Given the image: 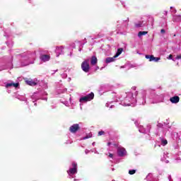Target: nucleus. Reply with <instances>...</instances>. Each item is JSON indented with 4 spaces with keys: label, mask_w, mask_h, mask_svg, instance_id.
Instances as JSON below:
<instances>
[{
    "label": "nucleus",
    "mask_w": 181,
    "mask_h": 181,
    "mask_svg": "<svg viewBox=\"0 0 181 181\" xmlns=\"http://www.w3.org/2000/svg\"><path fill=\"white\" fill-rule=\"evenodd\" d=\"M81 69L85 73L90 71V59H86L81 64Z\"/></svg>",
    "instance_id": "1"
},
{
    "label": "nucleus",
    "mask_w": 181,
    "mask_h": 181,
    "mask_svg": "<svg viewBox=\"0 0 181 181\" xmlns=\"http://www.w3.org/2000/svg\"><path fill=\"white\" fill-rule=\"evenodd\" d=\"M91 100H94V93H90L86 96L81 98L79 101L80 103H83V101L87 103V101H91Z\"/></svg>",
    "instance_id": "2"
},
{
    "label": "nucleus",
    "mask_w": 181,
    "mask_h": 181,
    "mask_svg": "<svg viewBox=\"0 0 181 181\" xmlns=\"http://www.w3.org/2000/svg\"><path fill=\"white\" fill-rule=\"evenodd\" d=\"M80 129V125L78 124H74L69 127V131L71 132V134H76L77 131H79Z\"/></svg>",
    "instance_id": "3"
},
{
    "label": "nucleus",
    "mask_w": 181,
    "mask_h": 181,
    "mask_svg": "<svg viewBox=\"0 0 181 181\" xmlns=\"http://www.w3.org/2000/svg\"><path fill=\"white\" fill-rule=\"evenodd\" d=\"M72 168H70L69 170L67 171V173L69 175H75L77 173V164L76 163H72Z\"/></svg>",
    "instance_id": "4"
},
{
    "label": "nucleus",
    "mask_w": 181,
    "mask_h": 181,
    "mask_svg": "<svg viewBox=\"0 0 181 181\" xmlns=\"http://www.w3.org/2000/svg\"><path fill=\"white\" fill-rule=\"evenodd\" d=\"M146 59H148L149 62H158L160 60V57H155L153 55H146Z\"/></svg>",
    "instance_id": "5"
},
{
    "label": "nucleus",
    "mask_w": 181,
    "mask_h": 181,
    "mask_svg": "<svg viewBox=\"0 0 181 181\" xmlns=\"http://www.w3.org/2000/svg\"><path fill=\"white\" fill-rule=\"evenodd\" d=\"M117 154L118 156L120 157L125 156V155H127V150H125L124 148H119L117 149Z\"/></svg>",
    "instance_id": "6"
},
{
    "label": "nucleus",
    "mask_w": 181,
    "mask_h": 181,
    "mask_svg": "<svg viewBox=\"0 0 181 181\" xmlns=\"http://www.w3.org/2000/svg\"><path fill=\"white\" fill-rule=\"evenodd\" d=\"M24 80H25V82L26 83V84H28V86H34L37 84V83L33 81V80L32 78H25Z\"/></svg>",
    "instance_id": "7"
},
{
    "label": "nucleus",
    "mask_w": 181,
    "mask_h": 181,
    "mask_svg": "<svg viewBox=\"0 0 181 181\" xmlns=\"http://www.w3.org/2000/svg\"><path fill=\"white\" fill-rule=\"evenodd\" d=\"M170 101L173 103V104H177V103H179V101H180V98L177 95H175L174 97H172L170 98Z\"/></svg>",
    "instance_id": "8"
},
{
    "label": "nucleus",
    "mask_w": 181,
    "mask_h": 181,
    "mask_svg": "<svg viewBox=\"0 0 181 181\" xmlns=\"http://www.w3.org/2000/svg\"><path fill=\"white\" fill-rule=\"evenodd\" d=\"M40 59L44 62H49L50 60V55L43 54L40 56Z\"/></svg>",
    "instance_id": "9"
},
{
    "label": "nucleus",
    "mask_w": 181,
    "mask_h": 181,
    "mask_svg": "<svg viewBox=\"0 0 181 181\" xmlns=\"http://www.w3.org/2000/svg\"><path fill=\"white\" fill-rule=\"evenodd\" d=\"M55 52L57 54V57H59V54H63V47H57L55 49Z\"/></svg>",
    "instance_id": "10"
},
{
    "label": "nucleus",
    "mask_w": 181,
    "mask_h": 181,
    "mask_svg": "<svg viewBox=\"0 0 181 181\" xmlns=\"http://www.w3.org/2000/svg\"><path fill=\"white\" fill-rule=\"evenodd\" d=\"M97 63H98V59H97V57L93 56L90 59L91 66H95Z\"/></svg>",
    "instance_id": "11"
},
{
    "label": "nucleus",
    "mask_w": 181,
    "mask_h": 181,
    "mask_svg": "<svg viewBox=\"0 0 181 181\" xmlns=\"http://www.w3.org/2000/svg\"><path fill=\"white\" fill-rule=\"evenodd\" d=\"M115 59H117V57H115V55L113 57H107L106 59V63H112V62H115Z\"/></svg>",
    "instance_id": "12"
},
{
    "label": "nucleus",
    "mask_w": 181,
    "mask_h": 181,
    "mask_svg": "<svg viewBox=\"0 0 181 181\" xmlns=\"http://www.w3.org/2000/svg\"><path fill=\"white\" fill-rule=\"evenodd\" d=\"M173 21L174 22H181V16H174Z\"/></svg>",
    "instance_id": "13"
},
{
    "label": "nucleus",
    "mask_w": 181,
    "mask_h": 181,
    "mask_svg": "<svg viewBox=\"0 0 181 181\" xmlns=\"http://www.w3.org/2000/svg\"><path fill=\"white\" fill-rule=\"evenodd\" d=\"M122 52H124V49L123 48L117 49V52L115 54V57H118L122 53Z\"/></svg>",
    "instance_id": "14"
},
{
    "label": "nucleus",
    "mask_w": 181,
    "mask_h": 181,
    "mask_svg": "<svg viewBox=\"0 0 181 181\" xmlns=\"http://www.w3.org/2000/svg\"><path fill=\"white\" fill-rule=\"evenodd\" d=\"M145 35H148V31H140L138 33L139 37H141V36H144Z\"/></svg>",
    "instance_id": "15"
},
{
    "label": "nucleus",
    "mask_w": 181,
    "mask_h": 181,
    "mask_svg": "<svg viewBox=\"0 0 181 181\" xmlns=\"http://www.w3.org/2000/svg\"><path fill=\"white\" fill-rule=\"evenodd\" d=\"M144 23V21H139L137 23H135V27L136 28H142V25Z\"/></svg>",
    "instance_id": "16"
},
{
    "label": "nucleus",
    "mask_w": 181,
    "mask_h": 181,
    "mask_svg": "<svg viewBox=\"0 0 181 181\" xmlns=\"http://www.w3.org/2000/svg\"><path fill=\"white\" fill-rule=\"evenodd\" d=\"M161 145H163V146L168 145V140L161 139Z\"/></svg>",
    "instance_id": "17"
},
{
    "label": "nucleus",
    "mask_w": 181,
    "mask_h": 181,
    "mask_svg": "<svg viewBox=\"0 0 181 181\" xmlns=\"http://www.w3.org/2000/svg\"><path fill=\"white\" fill-rule=\"evenodd\" d=\"M136 173V170H129V175H135Z\"/></svg>",
    "instance_id": "18"
},
{
    "label": "nucleus",
    "mask_w": 181,
    "mask_h": 181,
    "mask_svg": "<svg viewBox=\"0 0 181 181\" xmlns=\"http://www.w3.org/2000/svg\"><path fill=\"white\" fill-rule=\"evenodd\" d=\"M12 86H13V83H7L6 84V88H9V87H12Z\"/></svg>",
    "instance_id": "19"
},
{
    "label": "nucleus",
    "mask_w": 181,
    "mask_h": 181,
    "mask_svg": "<svg viewBox=\"0 0 181 181\" xmlns=\"http://www.w3.org/2000/svg\"><path fill=\"white\" fill-rule=\"evenodd\" d=\"M104 134H105V132L100 131V132H98V136H101V135H104Z\"/></svg>",
    "instance_id": "20"
},
{
    "label": "nucleus",
    "mask_w": 181,
    "mask_h": 181,
    "mask_svg": "<svg viewBox=\"0 0 181 181\" xmlns=\"http://www.w3.org/2000/svg\"><path fill=\"white\" fill-rule=\"evenodd\" d=\"M93 136V134H88L86 136L83 137V139H88V138H91Z\"/></svg>",
    "instance_id": "21"
},
{
    "label": "nucleus",
    "mask_w": 181,
    "mask_h": 181,
    "mask_svg": "<svg viewBox=\"0 0 181 181\" xmlns=\"http://www.w3.org/2000/svg\"><path fill=\"white\" fill-rule=\"evenodd\" d=\"M13 87H15L16 88H17V87H19V83H13Z\"/></svg>",
    "instance_id": "22"
},
{
    "label": "nucleus",
    "mask_w": 181,
    "mask_h": 181,
    "mask_svg": "<svg viewBox=\"0 0 181 181\" xmlns=\"http://www.w3.org/2000/svg\"><path fill=\"white\" fill-rule=\"evenodd\" d=\"M180 59H181V54H179L176 57L177 60H179Z\"/></svg>",
    "instance_id": "23"
},
{
    "label": "nucleus",
    "mask_w": 181,
    "mask_h": 181,
    "mask_svg": "<svg viewBox=\"0 0 181 181\" xmlns=\"http://www.w3.org/2000/svg\"><path fill=\"white\" fill-rule=\"evenodd\" d=\"M160 33H166V31L165 30V29H161Z\"/></svg>",
    "instance_id": "24"
},
{
    "label": "nucleus",
    "mask_w": 181,
    "mask_h": 181,
    "mask_svg": "<svg viewBox=\"0 0 181 181\" xmlns=\"http://www.w3.org/2000/svg\"><path fill=\"white\" fill-rule=\"evenodd\" d=\"M173 55L170 54L168 59L169 60H171V59H173Z\"/></svg>",
    "instance_id": "25"
},
{
    "label": "nucleus",
    "mask_w": 181,
    "mask_h": 181,
    "mask_svg": "<svg viewBox=\"0 0 181 181\" xmlns=\"http://www.w3.org/2000/svg\"><path fill=\"white\" fill-rule=\"evenodd\" d=\"M109 158H114V155L112 153H109Z\"/></svg>",
    "instance_id": "26"
},
{
    "label": "nucleus",
    "mask_w": 181,
    "mask_h": 181,
    "mask_svg": "<svg viewBox=\"0 0 181 181\" xmlns=\"http://www.w3.org/2000/svg\"><path fill=\"white\" fill-rule=\"evenodd\" d=\"M110 145H111V142L107 143V146H110Z\"/></svg>",
    "instance_id": "27"
},
{
    "label": "nucleus",
    "mask_w": 181,
    "mask_h": 181,
    "mask_svg": "<svg viewBox=\"0 0 181 181\" xmlns=\"http://www.w3.org/2000/svg\"><path fill=\"white\" fill-rule=\"evenodd\" d=\"M114 146L118 147V144H114Z\"/></svg>",
    "instance_id": "28"
},
{
    "label": "nucleus",
    "mask_w": 181,
    "mask_h": 181,
    "mask_svg": "<svg viewBox=\"0 0 181 181\" xmlns=\"http://www.w3.org/2000/svg\"><path fill=\"white\" fill-rule=\"evenodd\" d=\"M76 180H76V179L74 180V181H76Z\"/></svg>",
    "instance_id": "29"
}]
</instances>
